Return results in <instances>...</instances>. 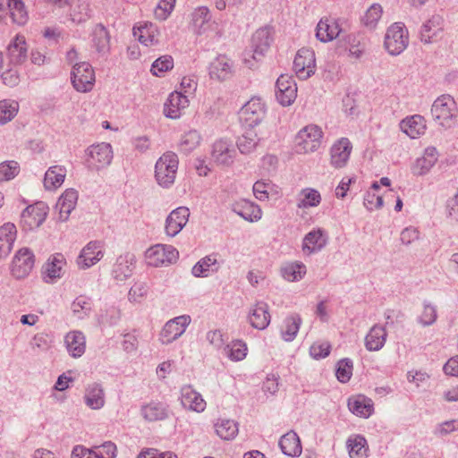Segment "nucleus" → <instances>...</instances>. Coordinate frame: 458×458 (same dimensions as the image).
Listing matches in <instances>:
<instances>
[{
    "label": "nucleus",
    "mask_w": 458,
    "mask_h": 458,
    "mask_svg": "<svg viewBox=\"0 0 458 458\" xmlns=\"http://www.w3.org/2000/svg\"><path fill=\"white\" fill-rule=\"evenodd\" d=\"M216 435L224 440L233 439L238 432V423L230 419H218L214 425Z\"/></svg>",
    "instance_id": "47"
},
{
    "label": "nucleus",
    "mask_w": 458,
    "mask_h": 458,
    "mask_svg": "<svg viewBox=\"0 0 458 458\" xmlns=\"http://www.w3.org/2000/svg\"><path fill=\"white\" fill-rule=\"evenodd\" d=\"M27 44L24 36L16 35L9 43L7 55L13 65L21 64L27 59Z\"/></svg>",
    "instance_id": "33"
},
{
    "label": "nucleus",
    "mask_w": 458,
    "mask_h": 458,
    "mask_svg": "<svg viewBox=\"0 0 458 458\" xmlns=\"http://www.w3.org/2000/svg\"><path fill=\"white\" fill-rule=\"evenodd\" d=\"M8 8L13 22L23 25L28 20V14L21 0H8Z\"/></svg>",
    "instance_id": "55"
},
{
    "label": "nucleus",
    "mask_w": 458,
    "mask_h": 458,
    "mask_svg": "<svg viewBox=\"0 0 458 458\" xmlns=\"http://www.w3.org/2000/svg\"><path fill=\"white\" fill-rule=\"evenodd\" d=\"M83 401L91 410H100L106 404V393L100 383L93 382L85 386Z\"/></svg>",
    "instance_id": "23"
},
{
    "label": "nucleus",
    "mask_w": 458,
    "mask_h": 458,
    "mask_svg": "<svg viewBox=\"0 0 458 458\" xmlns=\"http://www.w3.org/2000/svg\"><path fill=\"white\" fill-rule=\"evenodd\" d=\"M382 7L377 4H372L365 13L362 21L364 25L369 29L376 28L378 21L382 16Z\"/></svg>",
    "instance_id": "58"
},
{
    "label": "nucleus",
    "mask_w": 458,
    "mask_h": 458,
    "mask_svg": "<svg viewBox=\"0 0 458 458\" xmlns=\"http://www.w3.org/2000/svg\"><path fill=\"white\" fill-rule=\"evenodd\" d=\"M443 30V18L440 15H432L423 23L420 30V39L425 44L433 42L438 33Z\"/></svg>",
    "instance_id": "39"
},
{
    "label": "nucleus",
    "mask_w": 458,
    "mask_h": 458,
    "mask_svg": "<svg viewBox=\"0 0 458 458\" xmlns=\"http://www.w3.org/2000/svg\"><path fill=\"white\" fill-rule=\"evenodd\" d=\"M352 145L349 139L341 138L330 148V165L335 168L344 167L350 158Z\"/></svg>",
    "instance_id": "20"
},
{
    "label": "nucleus",
    "mask_w": 458,
    "mask_h": 458,
    "mask_svg": "<svg viewBox=\"0 0 458 458\" xmlns=\"http://www.w3.org/2000/svg\"><path fill=\"white\" fill-rule=\"evenodd\" d=\"M271 316L266 302L258 301L250 309L248 320L252 327L264 330L270 323Z\"/></svg>",
    "instance_id": "24"
},
{
    "label": "nucleus",
    "mask_w": 458,
    "mask_h": 458,
    "mask_svg": "<svg viewBox=\"0 0 458 458\" xmlns=\"http://www.w3.org/2000/svg\"><path fill=\"white\" fill-rule=\"evenodd\" d=\"M174 67V60L170 55H163L157 58L151 66V72L156 76H161Z\"/></svg>",
    "instance_id": "60"
},
{
    "label": "nucleus",
    "mask_w": 458,
    "mask_h": 458,
    "mask_svg": "<svg viewBox=\"0 0 458 458\" xmlns=\"http://www.w3.org/2000/svg\"><path fill=\"white\" fill-rule=\"evenodd\" d=\"M194 32L198 35H207L213 39L222 37L219 24L212 21L210 10L207 6H199L191 13Z\"/></svg>",
    "instance_id": "2"
},
{
    "label": "nucleus",
    "mask_w": 458,
    "mask_h": 458,
    "mask_svg": "<svg viewBox=\"0 0 458 458\" xmlns=\"http://www.w3.org/2000/svg\"><path fill=\"white\" fill-rule=\"evenodd\" d=\"M346 447L351 458L368 457V443L366 438L361 435L350 436L346 441Z\"/></svg>",
    "instance_id": "45"
},
{
    "label": "nucleus",
    "mask_w": 458,
    "mask_h": 458,
    "mask_svg": "<svg viewBox=\"0 0 458 458\" xmlns=\"http://www.w3.org/2000/svg\"><path fill=\"white\" fill-rule=\"evenodd\" d=\"M230 208L233 212L250 223L259 221L263 215L262 209L258 204L246 199L233 201Z\"/></svg>",
    "instance_id": "19"
},
{
    "label": "nucleus",
    "mask_w": 458,
    "mask_h": 458,
    "mask_svg": "<svg viewBox=\"0 0 458 458\" xmlns=\"http://www.w3.org/2000/svg\"><path fill=\"white\" fill-rule=\"evenodd\" d=\"M71 309L77 318L83 319L90 314L92 309L91 299L85 295H80L72 301Z\"/></svg>",
    "instance_id": "51"
},
{
    "label": "nucleus",
    "mask_w": 458,
    "mask_h": 458,
    "mask_svg": "<svg viewBox=\"0 0 458 458\" xmlns=\"http://www.w3.org/2000/svg\"><path fill=\"white\" fill-rule=\"evenodd\" d=\"M349 410L361 418H369L374 411V403L371 399L364 395H358L348 401Z\"/></svg>",
    "instance_id": "42"
},
{
    "label": "nucleus",
    "mask_w": 458,
    "mask_h": 458,
    "mask_svg": "<svg viewBox=\"0 0 458 458\" xmlns=\"http://www.w3.org/2000/svg\"><path fill=\"white\" fill-rule=\"evenodd\" d=\"M236 150L233 143L226 139L216 140L212 146L211 157L217 165H230L233 163Z\"/></svg>",
    "instance_id": "17"
},
{
    "label": "nucleus",
    "mask_w": 458,
    "mask_h": 458,
    "mask_svg": "<svg viewBox=\"0 0 458 458\" xmlns=\"http://www.w3.org/2000/svg\"><path fill=\"white\" fill-rule=\"evenodd\" d=\"M220 266L216 254L208 255L200 259L192 267L191 274L195 277H208L210 274L218 271Z\"/></svg>",
    "instance_id": "38"
},
{
    "label": "nucleus",
    "mask_w": 458,
    "mask_h": 458,
    "mask_svg": "<svg viewBox=\"0 0 458 458\" xmlns=\"http://www.w3.org/2000/svg\"><path fill=\"white\" fill-rule=\"evenodd\" d=\"M271 43L270 34L267 29L258 30L251 38V50L244 53L245 64L252 69L255 62L259 61L268 50Z\"/></svg>",
    "instance_id": "5"
},
{
    "label": "nucleus",
    "mask_w": 458,
    "mask_h": 458,
    "mask_svg": "<svg viewBox=\"0 0 458 458\" xmlns=\"http://www.w3.org/2000/svg\"><path fill=\"white\" fill-rule=\"evenodd\" d=\"M181 403L184 408L196 412H201L206 409V402L202 395L195 391L191 386L182 387Z\"/></svg>",
    "instance_id": "27"
},
{
    "label": "nucleus",
    "mask_w": 458,
    "mask_h": 458,
    "mask_svg": "<svg viewBox=\"0 0 458 458\" xmlns=\"http://www.w3.org/2000/svg\"><path fill=\"white\" fill-rule=\"evenodd\" d=\"M279 446L282 453L290 457H299L302 452L301 440L293 430L281 437Z\"/></svg>",
    "instance_id": "37"
},
{
    "label": "nucleus",
    "mask_w": 458,
    "mask_h": 458,
    "mask_svg": "<svg viewBox=\"0 0 458 458\" xmlns=\"http://www.w3.org/2000/svg\"><path fill=\"white\" fill-rule=\"evenodd\" d=\"M191 322L189 315H181L166 321L158 334V341L168 345L179 339Z\"/></svg>",
    "instance_id": "8"
},
{
    "label": "nucleus",
    "mask_w": 458,
    "mask_h": 458,
    "mask_svg": "<svg viewBox=\"0 0 458 458\" xmlns=\"http://www.w3.org/2000/svg\"><path fill=\"white\" fill-rule=\"evenodd\" d=\"M232 72V62L225 55L217 56L210 64L209 73L217 80L226 79Z\"/></svg>",
    "instance_id": "46"
},
{
    "label": "nucleus",
    "mask_w": 458,
    "mask_h": 458,
    "mask_svg": "<svg viewBox=\"0 0 458 458\" xmlns=\"http://www.w3.org/2000/svg\"><path fill=\"white\" fill-rule=\"evenodd\" d=\"M16 227L12 223L0 226V259L6 258L16 239Z\"/></svg>",
    "instance_id": "40"
},
{
    "label": "nucleus",
    "mask_w": 458,
    "mask_h": 458,
    "mask_svg": "<svg viewBox=\"0 0 458 458\" xmlns=\"http://www.w3.org/2000/svg\"><path fill=\"white\" fill-rule=\"evenodd\" d=\"M321 202V195L318 191L313 188H305L302 189L299 195L297 200V208H310L318 207Z\"/></svg>",
    "instance_id": "49"
},
{
    "label": "nucleus",
    "mask_w": 458,
    "mask_h": 458,
    "mask_svg": "<svg viewBox=\"0 0 458 458\" xmlns=\"http://www.w3.org/2000/svg\"><path fill=\"white\" fill-rule=\"evenodd\" d=\"M87 163L89 168L101 170L107 167L113 160L114 153L111 144L100 142L86 149Z\"/></svg>",
    "instance_id": "10"
},
{
    "label": "nucleus",
    "mask_w": 458,
    "mask_h": 458,
    "mask_svg": "<svg viewBox=\"0 0 458 458\" xmlns=\"http://www.w3.org/2000/svg\"><path fill=\"white\" fill-rule=\"evenodd\" d=\"M19 104L16 101H0V125L10 122L18 113Z\"/></svg>",
    "instance_id": "56"
},
{
    "label": "nucleus",
    "mask_w": 458,
    "mask_h": 458,
    "mask_svg": "<svg viewBox=\"0 0 458 458\" xmlns=\"http://www.w3.org/2000/svg\"><path fill=\"white\" fill-rule=\"evenodd\" d=\"M247 351L246 344L240 340L232 342L224 350L225 354L233 361L242 360L247 355Z\"/></svg>",
    "instance_id": "54"
},
{
    "label": "nucleus",
    "mask_w": 458,
    "mask_h": 458,
    "mask_svg": "<svg viewBox=\"0 0 458 458\" xmlns=\"http://www.w3.org/2000/svg\"><path fill=\"white\" fill-rule=\"evenodd\" d=\"M78 200V191L74 189H67L58 199L55 208L58 210V219L64 222L74 209Z\"/></svg>",
    "instance_id": "30"
},
{
    "label": "nucleus",
    "mask_w": 458,
    "mask_h": 458,
    "mask_svg": "<svg viewBox=\"0 0 458 458\" xmlns=\"http://www.w3.org/2000/svg\"><path fill=\"white\" fill-rule=\"evenodd\" d=\"M104 257V244L100 241H91L82 248L76 259L77 266L81 269H88Z\"/></svg>",
    "instance_id": "14"
},
{
    "label": "nucleus",
    "mask_w": 458,
    "mask_h": 458,
    "mask_svg": "<svg viewBox=\"0 0 458 458\" xmlns=\"http://www.w3.org/2000/svg\"><path fill=\"white\" fill-rule=\"evenodd\" d=\"M67 170L64 165H55L50 166L44 177V187L51 191L59 188L64 182Z\"/></svg>",
    "instance_id": "43"
},
{
    "label": "nucleus",
    "mask_w": 458,
    "mask_h": 458,
    "mask_svg": "<svg viewBox=\"0 0 458 458\" xmlns=\"http://www.w3.org/2000/svg\"><path fill=\"white\" fill-rule=\"evenodd\" d=\"M48 208L44 202L27 207L22 214L23 222L30 228L38 227L45 221Z\"/></svg>",
    "instance_id": "26"
},
{
    "label": "nucleus",
    "mask_w": 458,
    "mask_h": 458,
    "mask_svg": "<svg viewBox=\"0 0 458 458\" xmlns=\"http://www.w3.org/2000/svg\"><path fill=\"white\" fill-rule=\"evenodd\" d=\"M282 277L288 282H299L307 273L306 266L301 261L286 262L280 268Z\"/></svg>",
    "instance_id": "44"
},
{
    "label": "nucleus",
    "mask_w": 458,
    "mask_h": 458,
    "mask_svg": "<svg viewBox=\"0 0 458 458\" xmlns=\"http://www.w3.org/2000/svg\"><path fill=\"white\" fill-rule=\"evenodd\" d=\"M148 287L144 282L135 283L128 293V300L131 302H140L148 294Z\"/></svg>",
    "instance_id": "62"
},
{
    "label": "nucleus",
    "mask_w": 458,
    "mask_h": 458,
    "mask_svg": "<svg viewBox=\"0 0 458 458\" xmlns=\"http://www.w3.org/2000/svg\"><path fill=\"white\" fill-rule=\"evenodd\" d=\"M434 120L442 127L451 128L454 125L458 114L457 105L450 95L438 97L431 106Z\"/></svg>",
    "instance_id": "1"
},
{
    "label": "nucleus",
    "mask_w": 458,
    "mask_h": 458,
    "mask_svg": "<svg viewBox=\"0 0 458 458\" xmlns=\"http://www.w3.org/2000/svg\"><path fill=\"white\" fill-rule=\"evenodd\" d=\"M190 214L187 207H178L172 210L165 221V233L169 237L176 236L187 225Z\"/></svg>",
    "instance_id": "16"
},
{
    "label": "nucleus",
    "mask_w": 458,
    "mask_h": 458,
    "mask_svg": "<svg viewBox=\"0 0 458 458\" xmlns=\"http://www.w3.org/2000/svg\"><path fill=\"white\" fill-rule=\"evenodd\" d=\"M92 47L101 55H106L110 51V34L101 23L97 24L92 30Z\"/></svg>",
    "instance_id": "34"
},
{
    "label": "nucleus",
    "mask_w": 458,
    "mask_h": 458,
    "mask_svg": "<svg viewBox=\"0 0 458 458\" xmlns=\"http://www.w3.org/2000/svg\"><path fill=\"white\" fill-rule=\"evenodd\" d=\"M438 159V152L436 148L428 147L425 149L422 157L416 159L411 166V172L414 175L422 176L427 174L436 165Z\"/></svg>",
    "instance_id": "28"
},
{
    "label": "nucleus",
    "mask_w": 458,
    "mask_h": 458,
    "mask_svg": "<svg viewBox=\"0 0 458 458\" xmlns=\"http://www.w3.org/2000/svg\"><path fill=\"white\" fill-rule=\"evenodd\" d=\"M387 333L383 326L374 325L365 336V347L369 352L381 350L386 342Z\"/></svg>",
    "instance_id": "36"
},
{
    "label": "nucleus",
    "mask_w": 458,
    "mask_h": 458,
    "mask_svg": "<svg viewBox=\"0 0 458 458\" xmlns=\"http://www.w3.org/2000/svg\"><path fill=\"white\" fill-rule=\"evenodd\" d=\"M35 256L27 247L20 249L14 255L11 264V273L17 279L25 278L32 271Z\"/></svg>",
    "instance_id": "12"
},
{
    "label": "nucleus",
    "mask_w": 458,
    "mask_h": 458,
    "mask_svg": "<svg viewBox=\"0 0 458 458\" xmlns=\"http://www.w3.org/2000/svg\"><path fill=\"white\" fill-rule=\"evenodd\" d=\"M276 97L284 106H291L297 97V85L293 77L281 75L276 83Z\"/></svg>",
    "instance_id": "15"
},
{
    "label": "nucleus",
    "mask_w": 458,
    "mask_h": 458,
    "mask_svg": "<svg viewBox=\"0 0 458 458\" xmlns=\"http://www.w3.org/2000/svg\"><path fill=\"white\" fill-rule=\"evenodd\" d=\"M133 36L142 45L149 47L157 44L159 32L155 24L145 21L133 28Z\"/></svg>",
    "instance_id": "31"
},
{
    "label": "nucleus",
    "mask_w": 458,
    "mask_h": 458,
    "mask_svg": "<svg viewBox=\"0 0 458 458\" xmlns=\"http://www.w3.org/2000/svg\"><path fill=\"white\" fill-rule=\"evenodd\" d=\"M301 318L299 314H292L287 317L281 327V336L285 342H292L296 337L301 325Z\"/></svg>",
    "instance_id": "48"
},
{
    "label": "nucleus",
    "mask_w": 458,
    "mask_h": 458,
    "mask_svg": "<svg viewBox=\"0 0 458 458\" xmlns=\"http://www.w3.org/2000/svg\"><path fill=\"white\" fill-rule=\"evenodd\" d=\"M188 98L185 95L175 91L169 95L166 102L165 103L164 114L168 118L177 119L182 115V112L188 107Z\"/></svg>",
    "instance_id": "25"
},
{
    "label": "nucleus",
    "mask_w": 458,
    "mask_h": 458,
    "mask_svg": "<svg viewBox=\"0 0 458 458\" xmlns=\"http://www.w3.org/2000/svg\"><path fill=\"white\" fill-rule=\"evenodd\" d=\"M409 44V35L404 24L395 22L386 30L384 46L391 55L403 53Z\"/></svg>",
    "instance_id": "4"
},
{
    "label": "nucleus",
    "mask_w": 458,
    "mask_h": 458,
    "mask_svg": "<svg viewBox=\"0 0 458 458\" xmlns=\"http://www.w3.org/2000/svg\"><path fill=\"white\" fill-rule=\"evenodd\" d=\"M20 171V166L15 161H5L0 164V181L13 179Z\"/></svg>",
    "instance_id": "63"
},
{
    "label": "nucleus",
    "mask_w": 458,
    "mask_h": 458,
    "mask_svg": "<svg viewBox=\"0 0 458 458\" xmlns=\"http://www.w3.org/2000/svg\"><path fill=\"white\" fill-rule=\"evenodd\" d=\"M140 413L146 420L153 422L165 420L168 417V409L163 403L150 402L141 407Z\"/></svg>",
    "instance_id": "41"
},
{
    "label": "nucleus",
    "mask_w": 458,
    "mask_h": 458,
    "mask_svg": "<svg viewBox=\"0 0 458 458\" xmlns=\"http://www.w3.org/2000/svg\"><path fill=\"white\" fill-rule=\"evenodd\" d=\"M178 258V250L174 246L167 244L153 245L145 252L147 264L154 267L175 263Z\"/></svg>",
    "instance_id": "7"
},
{
    "label": "nucleus",
    "mask_w": 458,
    "mask_h": 458,
    "mask_svg": "<svg viewBox=\"0 0 458 458\" xmlns=\"http://www.w3.org/2000/svg\"><path fill=\"white\" fill-rule=\"evenodd\" d=\"M65 262L64 256L56 253L51 256L42 269L43 279L47 284H54L62 276L63 266Z\"/></svg>",
    "instance_id": "29"
},
{
    "label": "nucleus",
    "mask_w": 458,
    "mask_h": 458,
    "mask_svg": "<svg viewBox=\"0 0 458 458\" xmlns=\"http://www.w3.org/2000/svg\"><path fill=\"white\" fill-rule=\"evenodd\" d=\"M352 375V361L350 359H343L337 362L335 376L342 383L350 380Z\"/></svg>",
    "instance_id": "59"
},
{
    "label": "nucleus",
    "mask_w": 458,
    "mask_h": 458,
    "mask_svg": "<svg viewBox=\"0 0 458 458\" xmlns=\"http://www.w3.org/2000/svg\"><path fill=\"white\" fill-rule=\"evenodd\" d=\"M342 32L339 21L332 17H323L316 28V38L324 43L333 41Z\"/></svg>",
    "instance_id": "22"
},
{
    "label": "nucleus",
    "mask_w": 458,
    "mask_h": 458,
    "mask_svg": "<svg viewBox=\"0 0 458 458\" xmlns=\"http://www.w3.org/2000/svg\"><path fill=\"white\" fill-rule=\"evenodd\" d=\"M293 69L296 75L301 80H306L314 74L316 69L314 51L310 48H301L295 55Z\"/></svg>",
    "instance_id": "13"
},
{
    "label": "nucleus",
    "mask_w": 458,
    "mask_h": 458,
    "mask_svg": "<svg viewBox=\"0 0 458 458\" xmlns=\"http://www.w3.org/2000/svg\"><path fill=\"white\" fill-rule=\"evenodd\" d=\"M346 44L349 51V56L355 60L362 57L366 50V42L360 35L350 34L346 38Z\"/></svg>",
    "instance_id": "50"
},
{
    "label": "nucleus",
    "mask_w": 458,
    "mask_h": 458,
    "mask_svg": "<svg viewBox=\"0 0 458 458\" xmlns=\"http://www.w3.org/2000/svg\"><path fill=\"white\" fill-rule=\"evenodd\" d=\"M273 188L274 185L270 181H257L253 184L254 196L260 201L267 200Z\"/></svg>",
    "instance_id": "61"
},
{
    "label": "nucleus",
    "mask_w": 458,
    "mask_h": 458,
    "mask_svg": "<svg viewBox=\"0 0 458 458\" xmlns=\"http://www.w3.org/2000/svg\"><path fill=\"white\" fill-rule=\"evenodd\" d=\"M258 142L257 133L252 130H248L238 138L236 144L241 153L250 154L256 148Z\"/></svg>",
    "instance_id": "52"
},
{
    "label": "nucleus",
    "mask_w": 458,
    "mask_h": 458,
    "mask_svg": "<svg viewBox=\"0 0 458 458\" xmlns=\"http://www.w3.org/2000/svg\"><path fill=\"white\" fill-rule=\"evenodd\" d=\"M201 141V136L196 130H191L185 132L180 140V149L185 154L190 153L195 149Z\"/></svg>",
    "instance_id": "53"
},
{
    "label": "nucleus",
    "mask_w": 458,
    "mask_h": 458,
    "mask_svg": "<svg viewBox=\"0 0 458 458\" xmlns=\"http://www.w3.org/2000/svg\"><path fill=\"white\" fill-rule=\"evenodd\" d=\"M265 113L266 107L261 98H252L241 108L239 115L245 126L253 128L260 123Z\"/></svg>",
    "instance_id": "11"
},
{
    "label": "nucleus",
    "mask_w": 458,
    "mask_h": 458,
    "mask_svg": "<svg viewBox=\"0 0 458 458\" xmlns=\"http://www.w3.org/2000/svg\"><path fill=\"white\" fill-rule=\"evenodd\" d=\"M178 158L173 152H166L159 157L155 166V177L163 188H169L175 180Z\"/></svg>",
    "instance_id": "3"
},
{
    "label": "nucleus",
    "mask_w": 458,
    "mask_h": 458,
    "mask_svg": "<svg viewBox=\"0 0 458 458\" xmlns=\"http://www.w3.org/2000/svg\"><path fill=\"white\" fill-rule=\"evenodd\" d=\"M64 345L72 358H80L86 351V337L81 331H71L64 336Z\"/></svg>",
    "instance_id": "32"
},
{
    "label": "nucleus",
    "mask_w": 458,
    "mask_h": 458,
    "mask_svg": "<svg viewBox=\"0 0 458 458\" xmlns=\"http://www.w3.org/2000/svg\"><path fill=\"white\" fill-rule=\"evenodd\" d=\"M323 137L322 130L315 124L302 128L296 136V146L299 153H310L318 149Z\"/></svg>",
    "instance_id": "9"
},
{
    "label": "nucleus",
    "mask_w": 458,
    "mask_h": 458,
    "mask_svg": "<svg viewBox=\"0 0 458 458\" xmlns=\"http://www.w3.org/2000/svg\"><path fill=\"white\" fill-rule=\"evenodd\" d=\"M71 81L78 92H89L95 84V72L88 62H80L73 64L71 72Z\"/></svg>",
    "instance_id": "6"
},
{
    "label": "nucleus",
    "mask_w": 458,
    "mask_h": 458,
    "mask_svg": "<svg viewBox=\"0 0 458 458\" xmlns=\"http://www.w3.org/2000/svg\"><path fill=\"white\" fill-rule=\"evenodd\" d=\"M136 266V257L133 253L126 252L117 257L112 269V276L116 281H125L133 273Z\"/></svg>",
    "instance_id": "21"
},
{
    "label": "nucleus",
    "mask_w": 458,
    "mask_h": 458,
    "mask_svg": "<svg viewBox=\"0 0 458 458\" xmlns=\"http://www.w3.org/2000/svg\"><path fill=\"white\" fill-rule=\"evenodd\" d=\"M92 448L96 458H115L116 456V445L111 441L105 442L101 445H95Z\"/></svg>",
    "instance_id": "64"
},
{
    "label": "nucleus",
    "mask_w": 458,
    "mask_h": 458,
    "mask_svg": "<svg viewBox=\"0 0 458 458\" xmlns=\"http://www.w3.org/2000/svg\"><path fill=\"white\" fill-rule=\"evenodd\" d=\"M328 236L322 228H314L302 240L301 250L304 255L310 256L319 252L327 243Z\"/></svg>",
    "instance_id": "18"
},
{
    "label": "nucleus",
    "mask_w": 458,
    "mask_h": 458,
    "mask_svg": "<svg viewBox=\"0 0 458 458\" xmlns=\"http://www.w3.org/2000/svg\"><path fill=\"white\" fill-rule=\"evenodd\" d=\"M437 318V307L428 301L423 302V310L418 318V322L423 327L433 325Z\"/></svg>",
    "instance_id": "57"
},
{
    "label": "nucleus",
    "mask_w": 458,
    "mask_h": 458,
    "mask_svg": "<svg viewBox=\"0 0 458 458\" xmlns=\"http://www.w3.org/2000/svg\"><path fill=\"white\" fill-rule=\"evenodd\" d=\"M400 128L411 139H417L426 131V120L420 114L406 117L400 123Z\"/></svg>",
    "instance_id": "35"
}]
</instances>
